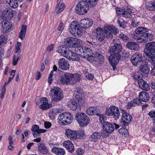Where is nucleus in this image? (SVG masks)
<instances>
[{"label":"nucleus","mask_w":155,"mask_h":155,"mask_svg":"<svg viewBox=\"0 0 155 155\" xmlns=\"http://www.w3.org/2000/svg\"><path fill=\"white\" fill-rule=\"evenodd\" d=\"M147 46L148 47L150 46L151 48L155 49V42H153L146 44Z\"/></svg>","instance_id":"nucleus-62"},{"label":"nucleus","mask_w":155,"mask_h":155,"mask_svg":"<svg viewBox=\"0 0 155 155\" xmlns=\"http://www.w3.org/2000/svg\"><path fill=\"white\" fill-rule=\"evenodd\" d=\"M51 92L52 93V100L53 101L57 102L60 101L64 97L63 93L61 89L58 87H53L51 89Z\"/></svg>","instance_id":"nucleus-6"},{"label":"nucleus","mask_w":155,"mask_h":155,"mask_svg":"<svg viewBox=\"0 0 155 155\" xmlns=\"http://www.w3.org/2000/svg\"><path fill=\"white\" fill-rule=\"evenodd\" d=\"M80 23L82 28H87L92 25L93 24V21L91 19L84 18L81 20Z\"/></svg>","instance_id":"nucleus-18"},{"label":"nucleus","mask_w":155,"mask_h":155,"mask_svg":"<svg viewBox=\"0 0 155 155\" xmlns=\"http://www.w3.org/2000/svg\"><path fill=\"white\" fill-rule=\"evenodd\" d=\"M89 4L85 1L82 0L79 2L75 7L76 12L79 15H84L87 13L89 9Z\"/></svg>","instance_id":"nucleus-3"},{"label":"nucleus","mask_w":155,"mask_h":155,"mask_svg":"<svg viewBox=\"0 0 155 155\" xmlns=\"http://www.w3.org/2000/svg\"><path fill=\"white\" fill-rule=\"evenodd\" d=\"M51 150L52 153L57 155H64L65 154V150L61 147H54Z\"/></svg>","instance_id":"nucleus-27"},{"label":"nucleus","mask_w":155,"mask_h":155,"mask_svg":"<svg viewBox=\"0 0 155 155\" xmlns=\"http://www.w3.org/2000/svg\"><path fill=\"white\" fill-rule=\"evenodd\" d=\"M126 47L130 49L136 51L139 48L138 44L133 42H129L126 45Z\"/></svg>","instance_id":"nucleus-29"},{"label":"nucleus","mask_w":155,"mask_h":155,"mask_svg":"<svg viewBox=\"0 0 155 155\" xmlns=\"http://www.w3.org/2000/svg\"><path fill=\"white\" fill-rule=\"evenodd\" d=\"M96 39L100 41H103L105 37L104 32L102 29L100 28H97L96 29Z\"/></svg>","instance_id":"nucleus-21"},{"label":"nucleus","mask_w":155,"mask_h":155,"mask_svg":"<svg viewBox=\"0 0 155 155\" xmlns=\"http://www.w3.org/2000/svg\"><path fill=\"white\" fill-rule=\"evenodd\" d=\"M146 38H147V41L148 40L150 41L153 39V35L151 33H147L145 34Z\"/></svg>","instance_id":"nucleus-52"},{"label":"nucleus","mask_w":155,"mask_h":155,"mask_svg":"<svg viewBox=\"0 0 155 155\" xmlns=\"http://www.w3.org/2000/svg\"><path fill=\"white\" fill-rule=\"evenodd\" d=\"M76 131L70 129H67L65 131V134L66 136H75Z\"/></svg>","instance_id":"nucleus-45"},{"label":"nucleus","mask_w":155,"mask_h":155,"mask_svg":"<svg viewBox=\"0 0 155 155\" xmlns=\"http://www.w3.org/2000/svg\"><path fill=\"white\" fill-rule=\"evenodd\" d=\"M69 31L74 36H76V34L80 36L82 34L81 26L76 21H73L71 22L70 25Z\"/></svg>","instance_id":"nucleus-4"},{"label":"nucleus","mask_w":155,"mask_h":155,"mask_svg":"<svg viewBox=\"0 0 155 155\" xmlns=\"http://www.w3.org/2000/svg\"><path fill=\"white\" fill-rule=\"evenodd\" d=\"M121 45L120 44H116L110 48V52H112V53L109 56V60L114 70L116 69V65L118 63L120 58V55L119 53L121 51Z\"/></svg>","instance_id":"nucleus-1"},{"label":"nucleus","mask_w":155,"mask_h":155,"mask_svg":"<svg viewBox=\"0 0 155 155\" xmlns=\"http://www.w3.org/2000/svg\"><path fill=\"white\" fill-rule=\"evenodd\" d=\"M38 149L40 152L44 154L47 153L48 151L44 143H40L38 147Z\"/></svg>","instance_id":"nucleus-32"},{"label":"nucleus","mask_w":155,"mask_h":155,"mask_svg":"<svg viewBox=\"0 0 155 155\" xmlns=\"http://www.w3.org/2000/svg\"><path fill=\"white\" fill-rule=\"evenodd\" d=\"M106 114L108 116H112L115 120L118 119L120 116L118 108L115 106H110L106 109Z\"/></svg>","instance_id":"nucleus-8"},{"label":"nucleus","mask_w":155,"mask_h":155,"mask_svg":"<svg viewBox=\"0 0 155 155\" xmlns=\"http://www.w3.org/2000/svg\"><path fill=\"white\" fill-rule=\"evenodd\" d=\"M94 60L95 61L98 62L101 64L104 62V58L103 56L99 53L95 52L93 53Z\"/></svg>","instance_id":"nucleus-24"},{"label":"nucleus","mask_w":155,"mask_h":155,"mask_svg":"<svg viewBox=\"0 0 155 155\" xmlns=\"http://www.w3.org/2000/svg\"><path fill=\"white\" fill-rule=\"evenodd\" d=\"M104 30H109L111 33L113 32L115 35H116L119 32V31L114 26H108L104 28Z\"/></svg>","instance_id":"nucleus-37"},{"label":"nucleus","mask_w":155,"mask_h":155,"mask_svg":"<svg viewBox=\"0 0 155 155\" xmlns=\"http://www.w3.org/2000/svg\"><path fill=\"white\" fill-rule=\"evenodd\" d=\"M119 132L120 135H128L129 133L128 131L125 128L123 127L119 130Z\"/></svg>","instance_id":"nucleus-46"},{"label":"nucleus","mask_w":155,"mask_h":155,"mask_svg":"<svg viewBox=\"0 0 155 155\" xmlns=\"http://www.w3.org/2000/svg\"><path fill=\"white\" fill-rule=\"evenodd\" d=\"M40 105L39 108L42 110H46L51 108L52 107V105L48 103V101L46 97H42L41 99Z\"/></svg>","instance_id":"nucleus-16"},{"label":"nucleus","mask_w":155,"mask_h":155,"mask_svg":"<svg viewBox=\"0 0 155 155\" xmlns=\"http://www.w3.org/2000/svg\"><path fill=\"white\" fill-rule=\"evenodd\" d=\"M86 2H87L91 6L94 7L95 6L98 0H85Z\"/></svg>","instance_id":"nucleus-48"},{"label":"nucleus","mask_w":155,"mask_h":155,"mask_svg":"<svg viewBox=\"0 0 155 155\" xmlns=\"http://www.w3.org/2000/svg\"><path fill=\"white\" fill-rule=\"evenodd\" d=\"M7 41L6 36L4 35L0 36V45L5 44Z\"/></svg>","instance_id":"nucleus-47"},{"label":"nucleus","mask_w":155,"mask_h":155,"mask_svg":"<svg viewBox=\"0 0 155 155\" xmlns=\"http://www.w3.org/2000/svg\"><path fill=\"white\" fill-rule=\"evenodd\" d=\"M117 14L123 17L128 19L131 18L132 16V9L128 8L126 9V11H124L122 9L119 8L116 10Z\"/></svg>","instance_id":"nucleus-13"},{"label":"nucleus","mask_w":155,"mask_h":155,"mask_svg":"<svg viewBox=\"0 0 155 155\" xmlns=\"http://www.w3.org/2000/svg\"><path fill=\"white\" fill-rule=\"evenodd\" d=\"M75 136H82L85 135L84 131L81 129L78 131H76Z\"/></svg>","instance_id":"nucleus-50"},{"label":"nucleus","mask_w":155,"mask_h":155,"mask_svg":"<svg viewBox=\"0 0 155 155\" xmlns=\"http://www.w3.org/2000/svg\"><path fill=\"white\" fill-rule=\"evenodd\" d=\"M63 56L67 59L72 61H79L80 60V57L77 54L68 49L67 50Z\"/></svg>","instance_id":"nucleus-10"},{"label":"nucleus","mask_w":155,"mask_h":155,"mask_svg":"<svg viewBox=\"0 0 155 155\" xmlns=\"http://www.w3.org/2000/svg\"><path fill=\"white\" fill-rule=\"evenodd\" d=\"M13 10L10 8H5L3 12V15L5 18L11 19L13 17Z\"/></svg>","instance_id":"nucleus-20"},{"label":"nucleus","mask_w":155,"mask_h":155,"mask_svg":"<svg viewBox=\"0 0 155 155\" xmlns=\"http://www.w3.org/2000/svg\"><path fill=\"white\" fill-rule=\"evenodd\" d=\"M19 59V58L18 57H17L16 55H14L13 59L12 60L13 65L15 66L16 65Z\"/></svg>","instance_id":"nucleus-55"},{"label":"nucleus","mask_w":155,"mask_h":155,"mask_svg":"<svg viewBox=\"0 0 155 155\" xmlns=\"http://www.w3.org/2000/svg\"><path fill=\"white\" fill-rule=\"evenodd\" d=\"M148 29L146 28L141 27H138L135 31V32L137 34H143L147 32Z\"/></svg>","instance_id":"nucleus-40"},{"label":"nucleus","mask_w":155,"mask_h":155,"mask_svg":"<svg viewBox=\"0 0 155 155\" xmlns=\"http://www.w3.org/2000/svg\"><path fill=\"white\" fill-rule=\"evenodd\" d=\"M63 25H64V24H63L62 22L61 21H60V23L59 25V26H58V30L59 31H63V29L64 28V27Z\"/></svg>","instance_id":"nucleus-61"},{"label":"nucleus","mask_w":155,"mask_h":155,"mask_svg":"<svg viewBox=\"0 0 155 155\" xmlns=\"http://www.w3.org/2000/svg\"><path fill=\"white\" fill-rule=\"evenodd\" d=\"M53 71H51L50 74H49L48 77V83L50 84L51 82L53 81V79L52 78V76L53 75Z\"/></svg>","instance_id":"nucleus-57"},{"label":"nucleus","mask_w":155,"mask_h":155,"mask_svg":"<svg viewBox=\"0 0 155 155\" xmlns=\"http://www.w3.org/2000/svg\"><path fill=\"white\" fill-rule=\"evenodd\" d=\"M75 51L78 55L83 58H87V57L92 54V51L89 48L84 46L79 47L75 48Z\"/></svg>","instance_id":"nucleus-9"},{"label":"nucleus","mask_w":155,"mask_h":155,"mask_svg":"<svg viewBox=\"0 0 155 155\" xmlns=\"http://www.w3.org/2000/svg\"><path fill=\"white\" fill-rule=\"evenodd\" d=\"M132 117L130 114L126 112L124 110L122 111V116L121 120L120 122V125L126 126L131 121Z\"/></svg>","instance_id":"nucleus-11"},{"label":"nucleus","mask_w":155,"mask_h":155,"mask_svg":"<svg viewBox=\"0 0 155 155\" xmlns=\"http://www.w3.org/2000/svg\"><path fill=\"white\" fill-rule=\"evenodd\" d=\"M119 37L123 40H128L129 38L127 36L124 34L123 33H121L119 35Z\"/></svg>","instance_id":"nucleus-56"},{"label":"nucleus","mask_w":155,"mask_h":155,"mask_svg":"<svg viewBox=\"0 0 155 155\" xmlns=\"http://www.w3.org/2000/svg\"><path fill=\"white\" fill-rule=\"evenodd\" d=\"M138 84L139 87L141 89L147 91L149 90L150 87L148 84L143 79H141L138 81Z\"/></svg>","instance_id":"nucleus-23"},{"label":"nucleus","mask_w":155,"mask_h":155,"mask_svg":"<svg viewBox=\"0 0 155 155\" xmlns=\"http://www.w3.org/2000/svg\"><path fill=\"white\" fill-rule=\"evenodd\" d=\"M26 29L27 26L26 25H22L19 35V38L21 40H23L25 36Z\"/></svg>","instance_id":"nucleus-36"},{"label":"nucleus","mask_w":155,"mask_h":155,"mask_svg":"<svg viewBox=\"0 0 155 155\" xmlns=\"http://www.w3.org/2000/svg\"><path fill=\"white\" fill-rule=\"evenodd\" d=\"M103 130L100 133L97 132L93 133L92 136H106V133L111 134L114 130V125L109 122H105L103 125Z\"/></svg>","instance_id":"nucleus-2"},{"label":"nucleus","mask_w":155,"mask_h":155,"mask_svg":"<svg viewBox=\"0 0 155 155\" xmlns=\"http://www.w3.org/2000/svg\"><path fill=\"white\" fill-rule=\"evenodd\" d=\"M81 75L78 74H72V77H71V83L72 84L79 81L81 79Z\"/></svg>","instance_id":"nucleus-35"},{"label":"nucleus","mask_w":155,"mask_h":155,"mask_svg":"<svg viewBox=\"0 0 155 155\" xmlns=\"http://www.w3.org/2000/svg\"><path fill=\"white\" fill-rule=\"evenodd\" d=\"M65 6V4L64 3H62L61 5H59V9L57 12V13L58 14L61 12L63 10Z\"/></svg>","instance_id":"nucleus-49"},{"label":"nucleus","mask_w":155,"mask_h":155,"mask_svg":"<svg viewBox=\"0 0 155 155\" xmlns=\"http://www.w3.org/2000/svg\"><path fill=\"white\" fill-rule=\"evenodd\" d=\"M139 97L141 101L147 102L149 100V95L146 92L142 91L139 93Z\"/></svg>","instance_id":"nucleus-26"},{"label":"nucleus","mask_w":155,"mask_h":155,"mask_svg":"<svg viewBox=\"0 0 155 155\" xmlns=\"http://www.w3.org/2000/svg\"><path fill=\"white\" fill-rule=\"evenodd\" d=\"M72 74L70 73H65L61 75L60 81L61 83L64 84H68L71 83V77Z\"/></svg>","instance_id":"nucleus-14"},{"label":"nucleus","mask_w":155,"mask_h":155,"mask_svg":"<svg viewBox=\"0 0 155 155\" xmlns=\"http://www.w3.org/2000/svg\"><path fill=\"white\" fill-rule=\"evenodd\" d=\"M146 48L144 49V51L150 59L155 58V49L151 48L150 46L148 47L145 45Z\"/></svg>","instance_id":"nucleus-19"},{"label":"nucleus","mask_w":155,"mask_h":155,"mask_svg":"<svg viewBox=\"0 0 155 155\" xmlns=\"http://www.w3.org/2000/svg\"><path fill=\"white\" fill-rule=\"evenodd\" d=\"M105 33L106 34V36L107 38H111L113 37V35L112 33L109 30H104Z\"/></svg>","instance_id":"nucleus-54"},{"label":"nucleus","mask_w":155,"mask_h":155,"mask_svg":"<svg viewBox=\"0 0 155 155\" xmlns=\"http://www.w3.org/2000/svg\"><path fill=\"white\" fill-rule=\"evenodd\" d=\"M140 70L142 72L145 74L149 73L150 71V68L148 65L147 62L145 61L142 62L140 65Z\"/></svg>","instance_id":"nucleus-28"},{"label":"nucleus","mask_w":155,"mask_h":155,"mask_svg":"<svg viewBox=\"0 0 155 155\" xmlns=\"http://www.w3.org/2000/svg\"><path fill=\"white\" fill-rule=\"evenodd\" d=\"M117 22L119 24V26L120 27L123 28L126 27V22H125L122 18H118Z\"/></svg>","instance_id":"nucleus-41"},{"label":"nucleus","mask_w":155,"mask_h":155,"mask_svg":"<svg viewBox=\"0 0 155 155\" xmlns=\"http://www.w3.org/2000/svg\"><path fill=\"white\" fill-rule=\"evenodd\" d=\"M7 2L12 8H16L18 6L17 0H7Z\"/></svg>","instance_id":"nucleus-34"},{"label":"nucleus","mask_w":155,"mask_h":155,"mask_svg":"<svg viewBox=\"0 0 155 155\" xmlns=\"http://www.w3.org/2000/svg\"><path fill=\"white\" fill-rule=\"evenodd\" d=\"M21 44L20 42H18L17 43V45H16L15 47V52L16 53H20L21 52V50L20 48L21 47Z\"/></svg>","instance_id":"nucleus-51"},{"label":"nucleus","mask_w":155,"mask_h":155,"mask_svg":"<svg viewBox=\"0 0 155 155\" xmlns=\"http://www.w3.org/2000/svg\"><path fill=\"white\" fill-rule=\"evenodd\" d=\"M59 68L64 70H66L69 68V64L68 61L64 58L60 59L58 62Z\"/></svg>","instance_id":"nucleus-17"},{"label":"nucleus","mask_w":155,"mask_h":155,"mask_svg":"<svg viewBox=\"0 0 155 155\" xmlns=\"http://www.w3.org/2000/svg\"><path fill=\"white\" fill-rule=\"evenodd\" d=\"M85 77L89 80H92L94 78V75L93 74L89 73H86Z\"/></svg>","instance_id":"nucleus-58"},{"label":"nucleus","mask_w":155,"mask_h":155,"mask_svg":"<svg viewBox=\"0 0 155 155\" xmlns=\"http://www.w3.org/2000/svg\"><path fill=\"white\" fill-rule=\"evenodd\" d=\"M75 39H76L75 41V48L76 47V48L79 47V45H81L82 44L81 40V39H79L77 38H75Z\"/></svg>","instance_id":"nucleus-53"},{"label":"nucleus","mask_w":155,"mask_h":155,"mask_svg":"<svg viewBox=\"0 0 155 155\" xmlns=\"http://www.w3.org/2000/svg\"><path fill=\"white\" fill-rule=\"evenodd\" d=\"M9 145H12L14 142V138L13 136H10L8 139Z\"/></svg>","instance_id":"nucleus-64"},{"label":"nucleus","mask_w":155,"mask_h":155,"mask_svg":"<svg viewBox=\"0 0 155 155\" xmlns=\"http://www.w3.org/2000/svg\"><path fill=\"white\" fill-rule=\"evenodd\" d=\"M145 34L140 35L139 38L138 39H137V42L138 43H141L143 42L145 43L147 41V38H146Z\"/></svg>","instance_id":"nucleus-42"},{"label":"nucleus","mask_w":155,"mask_h":155,"mask_svg":"<svg viewBox=\"0 0 155 155\" xmlns=\"http://www.w3.org/2000/svg\"><path fill=\"white\" fill-rule=\"evenodd\" d=\"M58 120L64 125L69 124L72 121L73 117L69 112H66L60 114L58 116Z\"/></svg>","instance_id":"nucleus-7"},{"label":"nucleus","mask_w":155,"mask_h":155,"mask_svg":"<svg viewBox=\"0 0 155 155\" xmlns=\"http://www.w3.org/2000/svg\"><path fill=\"white\" fill-rule=\"evenodd\" d=\"M68 106L73 111L78 112L81 110V107L78 103L74 100H71L68 103Z\"/></svg>","instance_id":"nucleus-15"},{"label":"nucleus","mask_w":155,"mask_h":155,"mask_svg":"<svg viewBox=\"0 0 155 155\" xmlns=\"http://www.w3.org/2000/svg\"><path fill=\"white\" fill-rule=\"evenodd\" d=\"M78 155H82L84 153V151L81 148H79L76 151Z\"/></svg>","instance_id":"nucleus-59"},{"label":"nucleus","mask_w":155,"mask_h":155,"mask_svg":"<svg viewBox=\"0 0 155 155\" xmlns=\"http://www.w3.org/2000/svg\"><path fill=\"white\" fill-rule=\"evenodd\" d=\"M75 118L80 126H84L88 124L90 122L88 116L84 113H78L75 115Z\"/></svg>","instance_id":"nucleus-5"},{"label":"nucleus","mask_w":155,"mask_h":155,"mask_svg":"<svg viewBox=\"0 0 155 155\" xmlns=\"http://www.w3.org/2000/svg\"><path fill=\"white\" fill-rule=\"evenodd\" d=\"M86 58H87L88 61L90 62L93 61H95L94 60V57L93 56V53H92L91 55H89L88 57H87Z\"/></svg>","instance_id":"nucleus-63"},{"label":"nucleus","mask_w":155,"mask_h":155,"mask_svg":"<svg viewBox=\"0 0 155 155\" xmlns=\"http://www.w3.org/2000/svg\"><path fill=\"white\" fill-rule=\"evenodd\" d=\"M142 77V75L140 73V71H136L133 75L134 78L137 80L138 81L140 80Z\"/></svg>","instance_id":"nucleus-43"},{"label":"nucleus","mask_w":155,"mask_h":155,"mask_svg":"<svg viewBox=\"0 0 155 155\" xmlns=\"http://www.w3.org/2000/svg\"><path fill=\"white\" fill-rule=\"evenodd\" d=\"M68 49L66 46H61L58 47V51L59 54L63 56Z\"/></svg>","instance_id":"nucleus-38"},{"label":"nucleus","mask_w":155,"mask_h":155,"mask_svg":"<svg viewBox=\"0 0 155 155\" xmlns=\"http://www.w3.org/2000/svg\"><path fill=\"white\" fill-rule=\"evenodd\" d=\"M2 27L3 29V31L6 32L10 30L12 26V24L7 20H4L2 22Z\"/></svg>","instance_id":"nucleus-31"},{"label":"nucleus","mask_w":155,"mask_h":155,"mask_svg":"<svg viewBox=\"0 0 155 155\" xmlns=\"http://www.w3.org/2000/svg\"><path fill=\"white\" fill-rule=\"evenodd\" d=\"M142 55L140 53L136 52L131 57V61L133 65L139 64L142 60Z\"/></svg>","instance_id":"nucleus-12"},{"label":"nucleus","mask_w":155,"mask_h":155,"mask_svg":"<svg viewBox=\"0 0 155 155\" xmlns=\"http://www.w3.org/2000/svg\"><path fill=\"white\" fill-rule=\"evenodd\" d=\"M99 110L98 108L95 107H89L87 109V113L89 115H93L94 114H96L98 113Z\"/></svg>","instance_id":"nucleus-33"},{"label":"nucleus","mask_w":155,"mask_h":155,"mask_svg":"<svg viewBox=\"0 0 155 155\" xmlns=\"http://www.w3.org/2000/svg\"><path fill=\"white\" fill-rule=\"evenodd\" d=\"M63 145L68 151L72 153L74 150V145L72 142L69 140L65 141L63 143Z\"/></svg>","instance_id":"nucleus-22"},{"label":"nucleus","mask_w":155,"mask_h":155,"mask_svg":"<svg viewBox=\"0 0 155 155\" xmlns=\"http://www.w3.org/2000/svg\"><path fill=\"white\" fill-rule=\"evenodd\" d=\"M96 115L99 117V120L101 123L103 124H105L106 120V117L104 115L96 113Z\"/></svg>","instance_id":"nucleus-39"},{"label":"nucleus","mask_w":155,"mask_h":155,"mask_svg":"<svg viewBox=\"0 0 155 155\" xmlns=\"http://www.w3.org/2000/svg\"><path fill=\"white\" fill-rule=\"evenodd\" d=\"M147 9L151 11L155 10V1L153 3H148L147 5Z\"/></svg>","instance_id":"nucleus-44"},{"label":"nucleus","mask_w":155,"mask_h":155,"mask_svg":"<svg viewBox=\"0 0 155 155\" xmlns=\"http://www.w3.org/2000/svg\"><path fill=\"white\" fill-rule=\"evenodd\" d=\"M31 130L33 132V136L36 135V133L39 134L40 133H45L47 131V130L45 129H40L38 125L36 124L32 126Z\"/></svg>","instance_id":"nucleus-25"},{"label":"nucleus","mask_w":155,"mask_h":155,"mask_svg":"<svg viewBox=\"0 0 155 155\" xmlns=\"http://www.w3.org/2000/svg\"><path fill=\"white\" fill-rule=\"evenodd\" d=\"M75 38L71 37L66 38V43L69 48H75Z\"/></svg>","instance_id":"nucleus-30"},{"label":"nucleus","mask_w":155,"mask_h":155,"mask_svg":"<svg viewBox=\"0 0 155 155\" xmlns=\"http://www.w3.org/2000/svg\"><path fill=\"white\" fill-rule=\"evenodd\" d=\"M74 91L76 93V94H81L82 93V91L80 88H75L74 89Z\"/></svg>","instance_id":"nucleus-60"}]
</instances>
